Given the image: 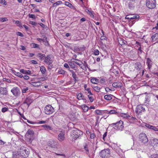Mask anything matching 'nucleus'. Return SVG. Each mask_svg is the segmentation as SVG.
Wrapping results in <instances>:
<instances>
[{
	"mask_svg": "<svg viewBox=\"0 0 158 158\" xmlns=\"http://www.w3.org/2000/svg\"><path fill=\"white\" fill-rule=\"evenodd\" d=\"M23 77L24 79L26 80H27L29 78V77L27 75H25L24 76H23Z\"/></svg>",
	"mask_w": 158,
	"mask_h": 158,
	"instance_id": "nucleus-64",
	"label": "nucleus"
},
{
	"mask_svg": "<svg viewBox=\"0 0 158 158\" xmlns=\"http://www.w3.org/2000/svg\"><path fill=\"white\" fill-rule=\"evenodd\" d=\"M153 143L155 146H158V139H153Z\"/></svg>",
	"mask_w": 158,
	"mask_h": 158,
	"instance_id": "nucleus-38",
	"label": "nucleus"
},
{
	"mask_svg": "<svg viewBox=\"0 0 158 158\" xmlns=\"http://www.w3.org/2000/svg\"><path fill=\"white\" fill-rule=\"evenodd\" d=\"M41 127H43L45 130L47 131H48L49 130H51L52 129L51 127L49 125H42Z\"/></svg>",
	"mask_w": 158,
	"mask_h": 158,
	"instance_id": "nucleus-26",
	"label": "nucleus"
},
{
	"mask_svg": "<svg viewBox=\"0 0 158 158\" xmlns=\"http://www.w3.org/2000/svg\"><path fill=\"white\" fill-rule=\"evenodd\" d=\"M84 149L87 152H89L88 147L87 144H86L84 147Z\"/></svg>",
	"mask_w": 158,
	"mask_h": 158,
	"instance_id": "nucleus-57",
	"label": "nucleus"
},
{
	"mask_svg": "<svg viewBox=\"0 0 158 158\" xmlns=\"http://www.w3.org/2000/svg\"><path fill=\"white\" fill-rule=\"evenodd\" d=\"M47 121H40L37 123V124H44L45 123H47Z\"/></svg>",
	"mask_w": 158,
	"mask_h": 158,
	"instance_id": "nucleus-52",
	"label": "nucleus"
},
{
	"mask_svg": "<svg viewBox=\"0 0 158 158\" xmlns=\"http://www.w3.org/2000/svg\"><path fill=\"white\" fill-rule=\"evenodd\" d=\"M128 6L130 9H133L134 7L133 3L131 2H129L128 3Z\"/></svg>",
	"mask_w": 158,
	"mask_h": 158,
	"instance_id": "nucleus-40",
	"label": "nucleus"
},
{
	"mask_svg": "<svg viewBox=\"0 0 158 158\" xmlns=\"http://www.w3.org/2000/svg\"><path fill=\"white\" fill-rule=\"evenodd\" d=\"M85 11L91 16L92 18H94V15L93 14V11H91L89 10L86 9L85 10Z\"/></svg>",
	"mask_w": 158,
	"mask_h": 158,
	"instance_id": "nucleus-28",
	"label": "nucleus"
},
{
	"mask_svg": "<svg viewBox=\"0 0 158 158\" xmlns=\"http://www.w3.org/2000/svg\"><path fill=\"white\" fill-rule=\"evenodd\" d=\"M37 40L40 42H41V41H43V42L44 41V39H42L40 38H37Z\"/></svg>",
	"mask_w": 158,
	"mask_h": 158,
	"instance_id": "nucleus-62",
	"label": "nucleus"
},
{
	"mask_svg": "<svg viewBox=\"0 0 158 158\" xmlns=\"http://www.w3.org/2000/svg\"><path fill=\"white\" fill-rule=\"evenodd\" d=\"M19 155H20L21 156H23V157H26L27 156V155L29 154V152L27 151L26 148L24 149H20L19 151ZM19 155V154H18Z\"/></svg>",
	"mask_w": 158,
	"mask_h": 158,
	"instance_id": "nucleus-11",
	"label": "nucleus"
},
{
	"mask_svg": "<svg viewBox=\"0 0 158 158\" xmlns=\"http://www.w3.org/2000/svg\"><path fill=\"white\" fill-rule=\"evenodd\" d=\"M135 68L138 70H139L140 69L141 65L140 63H137L135 64Z\"/></svg>",
	"mask_w": 158,
	"mask_h": 158,
	"instance_id": "nucleus-27",
	"label": "nucleus"
},
{
	"mask_svg": "<svg viewBox=\"0 0 158 158\" xmlns=\"http://www.w3.org/2000/svg\"><path fill=\"white\" fill-rule=\"evenodd\" d=\"M106 81V78H102L100 80V82L102 84H105Z\"/></svg>",
	"mask_w": 158,
	"mask_h": 158,
	"instance_id": "nucleus-39",
	"label": "nucleus"
},
{
	"mask_svg": "<svg viewBox=\"0 0 158 158\" xmlns=\"http://www.w3.org/2000/svg\"><path fill=\"white\" fill-rule=\"evenodd\" d=\"M91 82L94 84H97L98 81V79L95 78H92L91 79Z\"/></svg>",
	"mask_w": 158,
	"mask_h": 158,
	"instance_id": "nucleus-34",
	"label": "nucleus"
},
{
	"mask_svg": "<svg viewBox=\"0 0 158 158\" xmlns=\"http://www.w3.org/2000/svg\"><path fill=\"white\" fill-rule=\"evenodd\" d=\"M83 134L82 131L78 129H76L73 131L71 136L73 139L75 140L81 137Z\"/></svg>",
	"mask_w": 158,
	"mask_h": 158,
	"instance_id": "nucleus-1",
	"label": "nucleus"
},
{
	"mask_svg": "<svg viewBox=\"0 0 158 158\" xmlns=\"http://www.w3.org/2000/svg\"><path fill=\"white\" fill-rule=\"evenodd\" d=\"M31 84L34 87H38L41 85V83L40 81L32 82L31 83Z\"/></svg>",
	"mask_w": 158,
	"mask_h": 158,
	"instance_id": "nucleus-24",
	"label": "nucleus"
},
{
	"mask_svg": "<svg viewBox=\"0 0 158 158\" xmlns=\"http://www.w3.org/2000/svg\"><path fill=\"white\" fill-rule=\"evenodd\" d=\"M66 71L62 69H59L58 72L57 73V74H61L64 75L65 74Z\"/></svg>",
	"mask_w": 158,
	"mask_h": 158,
	"instance_id": "nucleus-30",
	"label": "nucleus"
},
{
	"mask_svg": "<svg viewBox=\"0 0 158 158\" xmlns=\"http://www.w3.org/2000/svg\"><path fill=\"white\" fill-rule=\"evenodd\" d=\"M146 5L147 7L150 9L154 8L156 5V0H146Z\"/></svg>",
	"mask_w": 158,
	"mask_h": 158,
	"instance_id": "nucleus-3",
	"label": "nucleus"
},
{
	"mask_svg": "<svg viewBox=\"0 0 158 158\" xmlns=\"http://www.w3.org/2000/svg\"><path fill=\"white\" fill-rule=\"evenodd\" d=\"M8 110V109L6 107H4L2 108V112H5L6 111H7Z\"/></svg>",
	"mask_w": 158,
	"mask_h": 158,
	"instance_id": "nucleus-56",
	"label": "nucleus"
},
{
	"mask_svg": "<svg viewBox=\"0 0 158 158\" xmlns=\"http://www.w3.org/2000/svg\"><path fill=\"white\" fill-rule=\"evenodd\" d=\"M40 71L41 72V73L42 74H44L45 73V72L46 71V68L44 66H41L40 67Z\"/></svg>",
	"mask_w": 158,
	"mask_h": 158,
	"instance_id": "nucleus-29",
	"label": "nucleus"
},
{
	"mask_svg": "<svg viewBox=\"0 0 158 158\" xmlns=\"http://www.w3.org/2000/svg\"><path fill=\"white\" fill-rule=\"evenodd\" d=\"M62 4V2L61 1H59L55 3H53L52 5L53 7H56L57 6Z\"/></svg>",
	"mask_w": 158,
	"mask_h": 158,
	"instance_id": "nucleus-32",
	"label": "nucleus"
},
{
	"mask_svg": "<svg viewBox=\"0 0 158 158\" xmlns=\"http://www.w3.org/2000/svg\"><path fill=\"white\" fill-rule=\"evenodd\" d=\"M8 20V19L6 17L0 18V21L2 22H4L5 21H7Z\"/></svg>",
	"mask_w": 158,
	"mask_h": 158,
	"instance_id": "nucleus-45",
	"label": "nucleus"
},
{
	"mask_svg": "<svg viewBox=\"0 0 158 158\" xmlns=\"http://www.w3.org/2000/svg\"><path fill=\"white\" fill-rule=\"evenodd\" d=\"M110 151L109 148L102 150L99 153L100 156L102 158H107L110 156Z\"/></svg>",
	"mask_w": 158,
	"mask_h": 158,
	"instance_id": "nucleus-2",
	"label": "nucleus"
},
{
	"mask_svg": "<svg viewBox=\"0 0 158 158\" xmlns=\"http://www.w3.org/2000/svg\"><path fill=\"white\" fill-rule=\"evenodd\" d=\"M45 39H44V41L43 42L44 43V44L46 46L48 47L50 46V45L48 43V41L47 40V37L45 36L44 37Z\"/></svg>",
	"mask_w": 158,
	"mask_h": 158,
	"instance_id": "nucleus-37",
	"label": "nucleus"
},
{
	"mask_svg": "<svg viewBox=\"0 0 158 158\" xmlns=\"http://www.w3.org/2000/svg\"><path fill=\"white\" fill-rule=\"evenodd\" d=\"M45 58L44 62L47 64L50 65L53 62V60L52 59L50 55H48L46 57H45Z\"/></svg>",
	"mask_w": 158,
	"mask_h": 158,
	"instance_id": "nucleus-13",
	"label": "nucleus"
},
{
	"mask_svg": "<svg viewBox=\"0 0 158 158\" xmlns=\"http://www.w3.org/2000/svg\"><path fill=\"white\" fill-rule=\"evenodd\" d=\"M113 127L115 129H118L122 130L123 127V122L122 121H120L115 123L112 124Z\"/></svg>",
	"mask_w": 158,
	"mask_h": 158,
	"instance_id": "nucleus-6",
	"label": "nucleus"
},
{
	"mask_svg": "<svg viewBox=\"0 0 158 158\" xmlns=\"http://www.w3.org/2000/svg\"><path fill=\"white\" fill-rule=\"evenodd\" d=\"M20 73L24 74L31 75V72L29 70H26L24 69H21L20 70Z\"/></svg>",
	"mask_w": 158,
	"mask_h": 158,
	"instance_id": "nucleus-18",
	"label": "nucleus"
},
{
	"mask_svg": "<svg viewBox=\"0 0 158 158\" xmlns=\"http://www.w3.org/2000/svg\"><path fill=\"white\" fill-rule=\"evenodd\" d=\"M34 134V131L31 129L28 130L25 136L30 140H31L33 138Z\"/></svg>",
	"mask_w": 158,
	"mask_h": 158,
	"instance_id": "nucleus-9",
	"label": "nucleus"
},
{
	"mask_svg": "<svg viewBox=\"0 0 158 158\" xmlns=\"http://www.w3.org/2000/svg\"><path fill=\"white\" fill-rule=\"evenodd\" d=\"M95 112H96V114H101V113H102L101 111L99 110H96Z\"/></svg>",
	"mask_w": 158,
	"mask_h": 158,
	"instance_id": "nucleus-59",
	"label": "nucleus"
},
{
	"mask_svg": "<svg viewBox=\"0 0 158 158\" xmlns=\"http://www.w3.org/2000/svg\"><path fill=\"white\" fill-rule=\"evenodd\" d=\"M158 127V126L156 127L152 125L151 130H152L155 131H158V128L157 127Z\"/></svg>",
	"mask_w": 158,
	"mask_h": 158,
	"instance_id": "nucleus-42",
	"label": "nucleus"
},
{
	"mask_svg": "<svg viewBox=\"0 0 158 158\" xmlns=\"http://www.w3.org/2000/svg\"><path fill=\"white\" fill-rule=\"evenodd\" d=\"M15 24L19 27H22V24L20 22L19 20H17L15 21Z\"/></svg>",
	"mask_w": 158,
	"mask_h": 158,
	"instance_id": "nucleus-43",
	"label": "nucleus"
},
{
	"mask_svg": "<svg viewBox=\"0 0 158 158\" xmlns=\"http://www.w3.org/2000/svg\"><path fill=\"white\" fill-rule=\"evenodd\" d=\"M19 151L17 152H13V157L15 158H17L21 156L20 155H19Z\"/></svg>",
	"mask_w": 158,
	"mask_h": 158,
	"instance_id": "nucleus-33",
	"label": "nucleus"
},
{
	"mask_svg": "<svg viewBox=\"0 0 158 158\" xmlns=\"http://www.w3.org/2000/svg\"><path fill=\"white\" fill-rule=\"evenodd\" d=\"M38 24L40 26L43 28H45V25L43 23H39Z\"/></svg>",
	"mask_w": 158,
	"mask_h": 158,
	"instance_id": "nucleus-63",
	"label": "nucleus"
},
{
	"mask_svg": "<svg viewBox=\"0 0 158 158\" xmlns=\"http://www.w3.org/2000/svg\"><path fill=\"white\" fill-rule=\"evenodd\" d=\"M108 113L110 114H116L117 113V112L115 110H111L108 112Z\"/></svg>",
	"mask_w": 158,
	"mask_h": 158,
	"instance_id": "nucleus-44",
	"label": "nucleus"
},
{
	"mask_svg": "<svg viewBox=\"0 0 158 158\" xmlns=\"http://www.w3.org/2000/svg\"><path fill=\"white\" fill-rule=\"evenodd\" d=\"M95 136V135L93 133H90V137L91 139H93L94 138Z\"/></svg>",
	"mask_w": 158,
	"mask_h": 158,
	"instance_id": "nucleus-61",
	"label": "nucleus"
},
{
	"mask_svg": "<svg viewBox=\"0 0 158 158\" xmlns=\"http://www.w3.org/2000/svg\"><path fill=\"white\" fill-rule=\"evenodd\" d=\"M157 39H158V35L157 33L155 34L151 37L152 41V42L155 41Z\"/></svg>",
	"mask_w": 158,
	"mask_h": 158,
	"instance_id": "nucleus-23",
	"label": "nucleus"
},
{
	"mask_svg": "<svg viewBox=\"0 0 158 158\" xmlns=\"http://www.w3.org/2000/svg\"><path fill=\"white\" fill-rule=\"evenodd\" d=\"M54 112V108L50 105L46 106L44 108V112L46 114L49 115Z\"/></svg>",
	"mask_w": 158,
	"mask_h": 158,
	"instance_id": "nucleus-5",
	"label": "nucleus"
},
{
	"mask_svg": "<svg viewBox=\"0 0 158 158\" xmlns=\"http://www.w3.org/2000/svg\"><path fill=\"white\" fill-rule=\"evenodd\" d=\"M145 111V108L143 105L140 104L137 106L135 112L137 114H141L143 112H144Z\"/></svg>",
	"mask_w": 158,
	"mask_h": 158,
	"instance_id": "nucleus-8",
	"label": "nucleus"
},
{
	"mask_svg": "<svg viewBox=\"0 0 158 158\" xmlns=\"http://www.w3.org/2000/svg\"><path fill=\"white\" fill-rule=\"evenodd\" d=\"M28 90V88H24L22 90V92L23 93H25Z\"/></svg>",
	"mask_w": 158,
	"mask_h": 158,
	"instance_id": "nucleus-60",
	"label": "nucleus"
},
{
	"mask_svg": "<svg viewBox=\"0 0 158 158\" xmlns=\"http://www.w3.org/2000/svg\"><path fill=\"white\" fill-rule=\"evenodd\" d=\"M3 81H6L7 82L9 83L11 82L9 78L7 79L6 78H3Z\"/></svg>",
	"mask_w": 158,
	"mask_h": 158,
	"instance_id": "nucleus-53",
	"label": "nucleus"
},
{
	"mask_svg": "<svg viewBox=\"0 0 158 158\" xmlns=\"http://www.w3.org/2000/svg\"><path fill=\"white\" fill-rule=\"evenodd\" d=\"M149 158H158V154H153L150 156Z\"/></svg>",
	"mask_w": 158,
	"mask_h": 158,
	"instance_id": "nucleus-41",
	"label": "nucleus"
},
{
	"mask_svg": "<svg viewBox=\"0 0 158 158\" xmlns=\"http://www.w3.org/2000/svg\"><path fill=\"white\" fill-rule=\"evenodd\" d=\"M81 106L84 112H87L89 110V107L85 104L82 105Z\"/></svg>",
	"mask_w": 158,
	"mask_h": 158,
	"instance_id": "nucleus-22",
	"label": "nucleus"
},
{
	"mask_svg": "<svg viewBox=\"0 0 158 158\" xmlns=\"http://www.w3.org/2000/svg\"><path fill=\"white\" fill-rule=\"evenodd\" d=\"M31 46L32 48H37L39 49L40 48L39 45L37 44L32 43L31 44Z\"/></svg>",
	"mask_w": 158,
	"mask_h": 158,
	"instance_id": "nucleus-31",
	"label": "nucleus"
},
{
	"mask_svg": "<svg viewBox=\"0 0 158 158\" xmlns=\"http://www.w3.org/2000/svg\"><path fill=\"white\" fill-rule=\"evenodd\" d=\"M139 141L143 143H147L148 141V139L146 134L144 133H141L139 134Z\"/></svg>",
	"mask_w": 158,
	"mask_h": 158,
	"instance_id": "nucleus-4",
	"label": "nucleus"
},
{
	"mask_svg": "<svg viewBox=\"0 0 158 158\" xmlns=\"http://www.w3.org/2000/svg\"><path fill=\"white\" fill-rule=\"evenodd\" d=\"M82 69L84 70L85 69V67L84 65L81 62V65L79 66Z\"/></svg>",
	"mask_w": 158,
	"mask_h": 158,
	"instance_id": "nucleus-50",
	"label": "nucleus"
},
{
	"mask_svg": "<svg viewBox=\"0 0 158 158\" xmlns=\"http://www.w3.org/2000/svg\"><path fill=\"white\" fill-rule=\"evenodd\" d=\"M112 85L114 88H121L122 86V84L120 82H116L113 83Z\"/></svg>",
	"mask_w": 158,
	"mask_h": 158,
	"instance_id": "nucleus-17",
	"label": "nucleus"
},
{
	"mask_svg": "<svg viewBox=\"0 0 158 158\" xmlns=\"http://www.w3.org/2000/svg\"><path fill=\"white\" fill-rule=\"evenodd\" d=\"M139 18V16L138 15H127L125 18L126 19H138Z\"/></svg>",
	"mask_w": 158,
	"mask_h": 158,
	"instance_id": "nucleus-16",
	"label": "nucleus"
},
{
	"mask_svg": "<svg viewBox=\"0 0 158 158\" xmlns=\"http://www.w3.org/2000/svg\"><path fill=\"white\" fill-rule=\"evenodd\" d=\"M64 4L66 6L69 7L71 9H73L74 10H75L76 9L75 7L73 6L71 3L68 2H64Z\"/></svg>",
	"mask_w": 158,
	"mask_h": 158,
	"instance_id": "nucleus-20",
	"label": "nucleus"
},
{
	"mask_svg": "<svg viewBox=\"0 0 158 158\" xmlns=\"http://www.w3.org/2000/svg\"><path fill=\"white\" fill-rule=\"evenodd\" d=\"M0 93L3 95H6L8 94V91L6 87H0Z\"/></svg>",
	"mask_w": 158,
	"mask_h": 158,
	"instance_id": "nucleus-15",
	"label": "nucleus"
},
{
	"mask_svg": "<svg viewBox=\"0 0 158 158\" xmlns=\"http://www.w3.org/2000/svg\"><path fill=\"white\" fill-rule=\"evenodd\" d=\"M147 64L148 66V68L149 69H150L152 67V61L149 58L147 59Z\"/></svg>",
	"mask_w": 158,
	"mask_h": 158,
	"instance_id": "nucleus-19",
	"label": "nucleus"
},
{
	"mask_svg": "<svg viewBox=\"0 0 158 158\" xmlns=\"http://www.w3.org/2000/svg\"><path fill=\"white\" fill-rule=\"evenodd\" d=\"M59 133L58 134L57 139L60 142L63 141L65 139V131L64 130L60 129L59 131Z\"/></svg>",
	"mask_w": 158,
	"mask_h": 158,
	"instance_id": "nucleus-7",
	"label": "nucleus"
},
{
	"mask_svg": "<svg viewBox=\"0 0 158 158\" xmlns=\"http://www.w3.org/2000/svg\"><path fill=\"white\" fill-rule=\"evenodd\" d=\"M27 122L30 123V124H35L36 123L35 122H32V121H30V120H27Z\"/></svg>",
	"mask_w": 158,
	"mask_h": 158,
	"instance_id": "nucleus-58",
	"label": "nucleus"
},
{
	"mask_svg": "<svg viewBox=\"0 0 158 158\" xmlns=\"http://www.w3.org/2000/svg\"><path fill=\"white\" fill-rule=\"evenodd\" d=\"M28 16L30 18H32L33 19H35L36 18L35 15L33 14H29L28 15Z\"/></svg>",
	"mask_w": 158,
	"mask_h": 158,
	"instance_id": "nucleus-47",
	"label": "nucleus"
},
{
	"mask_svg": "<svg viewBox=\"0 0 158 158\" xmlns=\"http://www.w3.org/2000/svg\"><path fill=\"white\" fill-rule=\"evenodd\" d=\"M37 56L38 57L40 58V59L42 60L45 57V55L41 53H39L37 54Z\"/></svg>",
	"mask_w": 158,
	"mask_h": 158,
	"instance_id": "nucleus-35",
	"label": "nucleus"
},
{
	"mask_svg": "<svg viewBox=\"0 0 158 158\" xmlns=\"http://www.w3.org/2000/svg\"><path fill=\"white\" fill-rule=\"evenodd\" d=\"M112 97H114V96L110 94H106L104 96V98L106 100L110 101L112 99Z\"/></svg>",
	"mask_w": 158,
	"mask_h": 158,
	"instance_id": "nucleus-21",
	"label": "nucleus"
},
{
	"mask_svg": "<svg viewBox=\"0 0 158 158\" xmlns=\"http://www.w3.org/2000/svg\"><path fill=\"white\" fill-rule=\"evenodd\" d=\"M32 102V100L31 98H27L24 101V103L27 104L29 106Z\"/></svg>",
	"mask_w": 158,
	"mask_h": 158,
	"instance_id": "nucleus-25",
	"label": "nucleus"
},
{
	"mask_svg": "<svg viewBox=\"0 0 158 158\" xmlns=\"http://www.w3.org/2000/svg\"><path fill=\"white\" fill-rule=\"evenodd\" d=\"M150 97L148 95H147L145 97V103H147L150 101Z\"/></svg>",
	"mask_w": 158,
	"mask_h": 158,
	"instance_id": "nucleus-36",
	"label": "nucleus"
},
{
	"mask_svg": "<svg viewBox=\"0 0 158 158\" xmlns=\"http://www.w3.org/2000/svg\"><path fill=\"white\" fill-rule=\"evenodd\" d=\"M11 92L13 95L15 96H19L20 94V92L19 89L18 87L13 88L11 89Z\"/></svg>",
	"mask_w": 158,
	"mask_h": 158,
	"instance_id": "nucleus-10",
	"label": "nucleus"
},
{
	"mask_svg": "<svg viewBox=\"0 0 158 158\" xmlns=\"http://www.w3.org/2000/svg\"><path fill=\"white\" fill-rule=\"evenodd\" d=\"M94 89L97 92H99L100 90V88L98 86H95L94 88Z\"/></svg>",
	"mask_w": 158,
	"mask_h": 158,
	"instance_id": "nucleus-48",
	"label": "nucleus"
},
{
	"mask_svg": "<svg viewBox=\"0 0 158 158\" xmlns=\"http://www.w3.org/2000/svg\"><path fill=\"white\" fill-rule=\"evenodd\" d=\"M77 98L79 100H82L84 103H86L87 100L85 98L84 96L81 93H79L77 94Z\"/></svg>",
	"mask_w": 158,
	"mask_h": 158,
	"instance_id": "nucleus-14",
	"label": "nucleus"
},
{
	"mask_svg": "<svg viewBox=\"0 0 158 158\" xmlns=\"http://www.w3.org/2000/svg\"><path fill=\"white\" fill-rule=\"evenodd\" d=\"M119 116L123 118H129L130 119H132L133 121H135L136 118L133 117H131L128 113H121L119 114Z\"/></svg>",
	"mask_w": 158,
	"mask_h": 158,
	"instance_id": "nucleus-12",
	"label": "nucleus"
},
{
	"mask_svg": "<svg viewBox=\"0 0 158 158\" xmlns=\"http://www.w3.org/2000/svg\"><path fill=\"white\" fill-rule=\"evenodd\" d=\"M72 77L73 78V79H74V81H76L77 76L75 73H72Z\"/></svg>",
	"mask_w": 158,
	"mask_h": 158,
	"instance_id": "nucleus-51",
	"label": "nucleus"
},
{
	"mask_svg": "<svg viewBox=\"0 0 158 158\" xmlns=\"http://www.w3.org/2000/svg\"><path fill=\"white\" fill-rule=\"evenodd\" d=\"M69 65L72 67V68L75 69V65L73 63L70 62L69 64Z\"/></svg>",
	"mask_w": 158,
	"mask_h": 158,
	"instance_id": "nucleus-54",
	"label": "nucleus"
},
{
	"mask_svg": "<svg viewBox=\"0 0 158 158\" xmlns=\"http://www.w3.org/2000/svg\"><path fill=\"white\" fill-rule=\"evenodd\" d=\"M21 73H20H20L18 72V73H17L16 76H17L18 77H20V78L23 77V75Z\"/></svg>",
	"mask_w": 158,
	"mask_h": 158,
	"instance_id": "nucleus-55",
	"label": "nucleus"
},
{
	"mask_svg": "<svg viewBox=\"0 0 158 158\" xmlns=\"http://www.w3.org/2000/svg\"><path fill=\"white\" fill-rule=\"evenodd\" d=\"M99 51L98 49H95L94 51V54L95 55H98L99 54Z\"/></svg>",
	"mask_w": 158,
	"mask_h": 158,
	"instance_id": "nucleus-49",
	"label": "nucleus"
},
{
	"mask_svg": "<svg viewBox=\"0 0 158 158\" xmlns=\"http://www.w3.org/2000/svg\"><path fill=\"white\" fill-rule=\"evenodd\" d=\"M145 126L148 129H151L152 125L146 123L145 124Z\"/></svg>",
	"mask_w": 158,
	"mask_h": 158,
	"instance_id": "nucleus-46",
	"label": "nucleus"
}]
</instances>
